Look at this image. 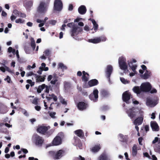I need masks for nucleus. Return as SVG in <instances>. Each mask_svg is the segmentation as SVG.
<instances>
[{"label": "nucleus", "mask_w": 160, "mask_h": 160, "mask_svg": "<svg viewBox=\"0 0 160 160\" xmlns=\"http://www.w3.org/2000/svg\"><path fill=\"white\" fill-rule=\"evenodd\" d=\"M152 86L149 82H145L142 83L140 88L139 87L135 86L132 89L133 91L137 94H139L142 92H147L150 91Z\"/></svg>", "instance_id": "nucleus-1"}, {"label": "nucleus", "mask_w": 160, "mask_h": 160, "mask_svg": "<svg viewBox=\"0 0 160 160\" xmlns=\"http://www.w3.org/2000/svg\"><path fill=\"white\" fill-rule=\"evenodd\" d=\"M128 115L130 118H134L137 115L144 114V112L142 108H132L126 111Z\"/></svg>", "instance_id": "nucleus-2"}, {"label": "nucleus", "mask_w": 160, "mask_h": 160, "mask_svg": "<svg viewBox=\"0 0 160 160\" xmlns=\"http://www.w3.org/2000/svg\"><path fill=\"white\" fill-rule=\"evenodd\" d=\"M67 26L70 28H72V29L70 31V33L71 36L75 38L76 39H77L75 38V37L77 36L79 33L82 31V28L75 25L74 23L73 22H71L68 23Z\"/></svg>", "instance_id": "nucleus-3"}, {"label": "nucleus", "mask_w": 160, "mask_h": 160, "mask_svg": "<svg viewBox=\"0 0 160 160\" xmlns=\"http://www.w3.org/2000/svg\"><path fill=\"white\" fill-rule=\"evenodd\" d=\"M32 139L35 145L38 147L41 146L44 142L43 138L37 134L34 135L32 136Z\"/></svg>", "instance_id": "nucleus-4"}, {"label": "nucleus", "mask_w": 160, "mask_h": 160, "mask_svg": "<svg viewBox=\"0 0 160 160\" xmlns=\"http://www.w3.org/2000/svg\"><path fill=\"white\" fill-rule=\"evenodd\" d=\"M118 63L120 68L123 70H125L127 69L126 60L125 58L120 57L118 59Z\"/></svg>", "instance_id": "nucleus-5"}, {"label": "nucleus", "mask_w": 160, "mask_h": 160, "mask_svg": "<svg viewBox=\"0 0 160 160\" xmlns=\"http://www.w3.org/2000/svg\"><path fill=\"white\" fill-rule=\"evenodd\" d=\"M158 100L159 99L157 98L153 99L148 98L146 100V105L149 107H153L158 104Z\"/></svg>", "instance_id": "nucleus-6"}, {"label": "nucleus", "mask_w": 160, "mask_h": 160, "mask_svg": "<svg viewBox=\"0 0 160 160\" xmlns=\"http://www.w3.org/2000/svg\"><path fill=\"white\" fill-rule=\"evenodd\" d=\"M106 40V38L104 36L97 37L93 39H89L88 42L94 44L98 43L101 42H104Z\"/></svg>", "instance_id": "nucleus-7"}, {"label": "nucleus", "mask_w": 160, "mask_h": 160, "mask_svg": "<svg viewBox=\"0 0 160 160\" xmlns=\"http://www.w3.org/2000/svg\"><path fill=\"white\" fill-rule=\"evenodd\" d=\"M48 5L44 2H41L38 8V11L41 13H44L47 10Z\"/></svg>", "instance_id": "nucleus-8"}, {"label": "nucleus", "mask_w": 160, "mask_h": 160, "mask_svg": "<svg viewBox=\"0 0 160 160\" xmlns=\"http://www.w3.org/2000/svg\"><path fill=\"white\" fill-rule=\"evenodd\" d=\"M62 8V4L61 0H55L54 9L57 11H60Z\"/></svg>", "instance_id": "nucleus-9"}, {"label": "nucleus", "mask_w": 160, "mask_h": 160, "mask_svg": "<svg viewBox=\"0 0 160 160\" xmlns=\"http://www.w3.org/2000/svg\"><path fill=\"white\" fill-rule=\"evenodd\" d=\"M50 128V126H45L43 125H41L38 126L37 129L38 132L42 134H45L47 130Z\"/></svg>", "instance_id": "nucleus-10"}, {"label": "nucleus", "mask_w": 160, "mask_h": 160, "mask_svg": "<svg viewBox=\"0 0 160 160\" xmlns=\"http://www.w3.org/2000/svg\"><path fill=\"white\" fill-rule=\"evenodd\" d=\"M98 91L97 89L94 90L93 93H91L89 96V98L94 102L97 101L98 98Z\"/></svg>", "instance_id": "nucleus-11"}, {"label": "nucleus", "mask_w": 160, "mask_h": 160, "mask_svg": "<svg viewBox=\"0 0 160 160\" xmlns=\"http://www.w3.org/2000/svg\"><path fill=\"white\" fill-rule=\"evenodd\" d=\"M132 96L130 93L128 91L125 92L122 94V98L123 101L126 103H128L129 100Z\"/></svg>", "instance_id": "nucleus-12"}, {"label": "nucleus", "mask_w": 160, "mask_h": 160, "mask_svg": "<svg viewBox=\"0 0 160 160\" xmlns=\"http://www.w3.org/2000/svg\"><path fill=\"white\" fill-rule=\"evenodd\" d=\"M65 155V151L63 150H60L55 152L54 155V158L58 159L61 158Z\"/></svg>", "instance_id": "nucleus-13"}, {"label": "nucleus", "mask_w": 160, "mask_h": 160, "mask_svg": "<svg viewBox=\"0 0 160 160\" xmlns=\"http://www.w3.org/2000/svg\"><path fill=\"white\" fill-rule=\"evenodd\" d=\"M140 116L139 117L136 118L133 121L134 124L135 125H141L143 120L144 114L142 115H138Z\"/></svg>", "instance_id": "nucleus-14"}, {"label": "nucleus", "mask_w": 160, "mask_h": 160, "mask_svg": "<svg viewBox=\"0 0 160 160\" xmlns=\"http://www.w3.org/2000/svg\"><path fill=\"white\" fill-rule=\"evenodd\" d=\"M62 140L61 138L58 136H57L53 140L52 144L54 146H58L62 143Z\"/></svg>", "instance_id": "nucleus-15"}, {"label": "nucleus", "mask_w": 160, "mask_h": 160, "mask_svg": "<svg viewBox=\"0 0 160 160\" xmlns=\"http://www.w3.org/2000/svg\"><path fill=\"white\" fill-rule=\"evenodd\" d=\"M113 71L112 67L111 65H108L106 70V74L107 77L109 79Z\"/></svg>", "instance_id": "nucleus-16"}, {"label": "nucleus", "mask_w": 160, "mask_h": 160, "mask_svg": "<svg viewBox=\"0 0 160 160\" xmlns=\"http://www.w3.org/2000/svg\"><path fill=\"white\" fill-rule=\"evenodd\" d=\"M150 125L153 131H158L159 130V127L155 121H151L150 123Z\"/></svg>", "instance_id": "nucleus-17"}, {"label": "nucleus", "mask_w": 160, "mask_h": 160, "mask_svg": "<svg viewBox=\"0 0 160 160\" xmlns=\"http://www.w3.org/2000/svg\"><path fill=\"white\" fill-rule=\"evenodd\" d=\"M98 80L96 79H94L90 80L88 82V85L87 86H86L85 85H84L83 86V87L84 88H88L89 87H92L98 84Z\"/></svg>", "instance_id": "nucleus-18"}, {"label": "nucleus", "mask_w": 160, "mask_h": 160, "mask_svg": "<svg viewBox=\"0 0 160 160\" xmlns=\"http://www.w3.org/2000/svg\"><path fill=\"white\" fill-rule=\"evenodd\" d=\"M128 65L129 66L132 71L134 72V73H130L129 75L131 77L135 75V73L136 72V69L137 67V66L136 65H132V62H128Z\"/></svg>", "instance_id": "nucleus-19"}, {"label": "nucleus", "mask_w": 160, "mask_h": 160, "mask_svg": "<svg viewBox=\"0 0 160 160\" xmlns=\"http://www.w3.org/2000/svg\"><path fill=\"white\" fill-rule=\"evenodd\" d=\"M77 107L79 109L81 110H82L86 108L87 104L84 102H81L78 104Z\"/></svg>", "instance_id": "nucleus-20"}, {"label": "nucleus", "mask_w": 160, "mask_h": 160, "mask_svg": "<svg viewBox=\"0 0 160 160\" xmlns=\"http://www.w3.org/2000/svg\"><path fill=\"white\" fill-rule=\"evenodd\" d=\"M86 7L84 5L81 6L78 9L79 12L81 14H85L86 12Z\"/></svg>", "instance_id": "nucleus-21"}, {"label": "nucleus", "mask_w": 160, "mask_h": 160, "mask_svg": "<svg viewBox=\"0 0 160 160\" xmlns=\"http://www.w3.org/2000/svg\"><path fill=\"white\" fill-rule=\"evenodd\" d=\"M36 78L37 82H42L44 81L45 78V75H43L42 76H38L36 74H34Z\"/></svg>", "instance_id": "nucleus-22"}, {"label": "nucleus", "mask_w": 160, "mask_h": 160, "mask_svg": "<svg viewBox=\"0 0 160 160\" xmlns=\"http://www.w3.org/2000/svg\"><path fill=\"white\" fill-rule=\"evenodd\" d=\"M89 20L92 22L93 25V29L95 32H96L98 28V25L94 19L90 18Z\"/></svg>", "instance_id": "nucleus-23"}, {"label": "nucleus", "mask_w": 160, "mask_h": 160, "mask_svg": "<svg viewBox=\"0 0 160 160\" xmlns=\"http://www.w3.org/2000/svg\"><path fill=\"white\" fill-rule=\"evenodd\" d=\"M150 76V72L147 70L144 74L142 75V78L144 79H146L148 78Z\"/></svg>", "instance_id": "nucleus-24"}, {"label": "nucleus", "mask_w": 160, "mask_h": 160, "mask_svg": "<svg viewBox=\"0 0 160 160\" xmlns=\"http://www.w3.org/2000/svg\"><path fill=\"white\" fill-rule=\"evenodd\" d=\"M74 132L75 134L80 137H82L83 136V132L82 131L81 129L75 131Z\"/></svg>", "instance_id": "nucleus-25"}, {"label": "nucleus", "mask_w": 160, "mask_h": 160, "mask_svg": "<svg viewBox=\"0 0 160 160\" xmlns=\"http://www.w3.org/2000/svg\"><path fill=\"white\" fill-rule=\"evenodd\" d=\"M100 149V145H98L93 147L91 149V151L93 152H98Z\"/></svg>", "instance_id": "nucleus-26"}, {"label": "nucleus", "mask_w": 160, "mask_h": 160, "mask_svg": "<svg viewBox=\"0 0 160 160\" xmlns=\"http://www.w3.org/2000/svg\"><path fill=\"white\" fill-rule=\"evenodd\" d=\"M137 148L136 145H134L132 148V154L133 156H135L137 154Z\"/></svg>", "instance_id": "nucleus-27"}, {"label": "nucleus", "mask_w": 160, "mask_h": 160, "mask_svg": "<svg viewBox=\"0 0 160 160\" xmlns=\"http://www.w3.org/2000/svg\"><path fill=\"white\" fill-rule=\"evenodd\" d=\"M108 156L105 153L101 155L98 158V160H107Z\"/></svg>", "instance_id": "nucleus-28"}, {"label": "nucleus", "mask_w": 160, "mask_h": 160, "mask_svg": "<svg viewBox=\"0 0 160 160\" xmlns=\"http://www.w3.org/2000/svg\"><path fill=\"white\" fill-rule=\"evenodd\" d=\"M42 69L43 71H48V67H46V64L43 62L41 64V66L40 67V69Z\"/></svg>", "instance_id": "nucleus-29"}, {"label": "nucleus", "mask_w": 160, "mask_h": 160, "mask_svg": "<svg viewBox=\"0 0 160 160\" xmlns=\"http://www.w3.org/2000/svg\"><path fill=\"white\" fill-rule=\"evenodd\" d=\"M58 77L56 75H54L53 77L51 80L50 83L52 84H55L58 81Z\"/></svg>", "instance_id": "nucleus-30"}, {"label": "nucleus", "mask_w": 160, "mask_h": 160, "mask_svg": "<svg viewBox=\"0 0 160 160\" xmlns=\"http://www.w3.org/2000/svg\"><path fill=\"white\" fill-rule=\"evenodd\" d=\"M45 87V84H43L42 85L39 86L37 90V92L38 93H40L44 89Z\"/></svg>", "instance_id": "nucleus-31"}, {"label": "nucleus", "mask_w": 160, "mask_h": 160, "mask_svg": "<svg viewBox=\"0 0 160 160\" xmlns=\"http://www.w3.org/2000/svg\"><path fill=\"white\" fill-rule=\"evenodd\" d=\"M33 4V2L30 1L27 2L25 4V7L27 8H29L31 7Z\"/></svg>", "instance_id": "nucleus-32"}, {"label": "nucleus", "mask_w": 160, "mask_h": 160, "mask_svg": "<svg viewBox=\"0 0 160 160\" xmlns=\"http://www.w3.org/2000/svg\"><path fill=\"white\" fill-rule=\"evenodd\" d=\"M31 46L33 50H34L36 47V44L35 41L33 38H31Z\"/></svg>", "instance_id": "nucleus-33"}, {"label": "nucleus", "mask_w": 160, "mask_h": 160, "mask_svg": "<svg viewBox=\"0 0 160 160\" xmlns=\"http://www.w3.org/2000/svg\"><path fill=\"white\" fill-rule=\"evenodd\" d=\"M58 68H60L62 70H66L67 69V67L66 66L64 65L62 63H59L58 65Z\"/></svg>", "instance_id": "nucleus-34"}, {"label": "nucleus", "mask_w": 160, "mask_h": 160, "mask_svg": "<svg viewBox=\"0 0 160 160\" xmlns=\"http://www.w3.org/2000/svg\"><path fill=\"white\" fill-rule=\"evenodd\" d=\"M60 102L63 105H66L67 104V101L63 98L62 97H60L59 98Z\"/></svg>", "instance_id": "nucleus-35"}, {"label": "nucleus", "mask_w": 160, "mask_h": 160, "mask_svg": "<svg viewBox=\"0 0 160 160\" xmlns=\"http://www.w3.org/2000/svg\"><path fill=\"white\" fill-rule=\"evenodd\" d=\"M51 53V51L49 49L46 50L44 52L43 54L46 56H48L50 55Z\"/></svg>", "instance_id": "nucleus-36"}, {"label": "nucleus", "mask_w": 160, "mask_h": 160, "mask_svg": "<svg viewBox=\"0 0 160 160\" xmlns=\"http://www.w3.org/2000/svg\"><path fill=\"white\" fill-rule=\"evenodd\" d=\"M48 113L49 116L52 118L55 119L56 118V117L55 116L56 113L55 112H48Z\"/></svg>", "instance_id": "nucleus-37"}, {"label": "nucleus", "mask_w": 160, "mask_h": 160, "mask_svg": "<svg viewBox=\"0 0 160 160\" xmlns=\"http://www.w3.org/2000/svg\"><path fill=\"white\" fill-rule=\"evenodd\" d=\"M8 51L9 53L12 52L13 55L16 54V52H15V49H13L11 47H9L8 48Z\"/></svg>", "instance_id": "nucleus-38"}, {"label": "nucleus", "mask_w": 160, "mask_h": 160, "mask_svg": "<svg viewBox=\"0 0 160 160\" xmlns=\"http://www.w3.org/2000/svg\"><path fill=\"white\" fill-rule=\"evenodd\" d=\"M120 79L121 82L124 84H128L129 82L128 81L125 79L124 78H120Z\"/></svg>", "instance_id": "nucleus-39"}, {"label": "nucleus", "mask_w": 160, "mask_h": 160, "mask_svg": "<svg viewBox=\"0 0 160 160\" xmlns=\"http://www.w3.org/2000/svg\"><path fill=\"white\" fill-rule=\"evenodd\" d=\"M15 22L17 23H23L24 22V20L21 18H19L15 20Z\"/></svg>", "instance_id": "nucleus-40"}, {"label": "nucleus", "mask_w": 160, "mask_h": 160, "mask_svg": "<svg viewBox=\"0 0 160 160\" xmlns=\"http://www.w3.org/2000/svg\"><path fill=\"white\" fill-rule=\"evenodd\" d=\"M4 80L8 83H10L12 82L11 78L8 76H7L6 78H5Z\"/></svg>", "instance_id": "nucleus-41"}, {"label": "nucleus", "mask_w": 160, "mask_h": 160, "mask_svg": "<svg viewBox=\"0 0 160 160\" xmlns=\"http://www.w3.org/2000/svg\"><path fill=\"white\" fill-rule=\"evenodd\" d=\"M158 142L159 143H160V139L159 140L158 138L156 137L152 141V143L153 144H155L157 142Z\"/></svg>", "instance_id": "nucleus-42"}, {"label": "nucleus", "mask_w": 160, "mask_h": 160, "mask_svg": "<svg viewBox=\"0 0 160 160\" xmlns=\"http://www.w3.org/2000/svg\"><path fill=\"white\" fill-rule=\"evenodd\" d=\"M49 96L51 97L52 98L53 100L55 101H56L57 100L58 98L54 94H52L51 95H49Z\"/></svg>", "instance_id": "nucleus-43"}, {"label": "nucleus", "mask_w": 160, "mask_h": 160, "mask_svg": "<svg viewBox=\"0 0 160 160\" xmlns=\"http://www.w3.org/2000/svg\"><path fill=\"white\" fill-rule=\"evenodd\" d=\"M32 103L36 105L38 103V99L37 98H34L32 99H31Z\"/></svg>", "instance_id": "nucleus-44"}, {"label": "nucleus", "mask_w": 160, "mask_h": 160, "mask_svg": "<svg viewBox=\"0 0 160 160\" xmlns=\"http://www.w3.org/2000/svg\"><path fill=\"white\" fill-rule=\"evenodd\" d=\"M49 22L50 24L54 25H55L57 22V21L54 20H52L49 21Z\"/></svg>", "instance_id": "nucleus-45"}, {"label": "nucleus", "mask_w": 160, "mask_h": 160, "mask_svg": "<svg viewBox=\"0 0 160 160\" xmlns=\"http://www.w3.org/2000/svg\"><path fill=\"white\" fill-rule=\"evenodd\" d=\"M88 77H86L84 75H82V81L84 82H87L88 80Z\"/></svg>", "instance_id": "nucleus-46"}, {"label": "nucleus", "mask_w": 160, "mask_h": 160, "mask_svg": "<svg viewBox=\"0 0 160 160\" xmlns=\"http://www.w3.org/2000/svg\"><path fill=\"white\" fill-rule=\"evenodd\" d=\"M20 12L18 11L17 10H14L13 11V13L16 16V17H19Z\"/></svg>", "instance_id": "nucleus-47"}, {"label": "nucleus", "mask_w": 160, "mask_h": 160, "mask_svg": "<svg viewBox=\"0 0 160 160\" xmlns=\"http://www.w3.org/2000/svg\"><path fill=\"white\" fill-rule=\"evenodd\" d=\"M5 68L6 69V71H8V72L10 73H13L12 71L8 67L6 66H5Z\"/></svg>", "instance_id": "nucleus-48"}, {"label": "nucleus", "mask_w": 160, "mask_h": 160, "mask_svg": "<svg viewBox=\"0 0 160 160\" xmlns=\"http://www.w3.org/2000/svg\"><path fill=\"white\" fill-rule=\"evenodd\" d=\"M8 62V61L7 60H3L2 61V63L1 64L3 66H6L5 64H7Z\"/></svg>", "instance_id": "nucleus-49"}, {"label": "nucleus", "mask_w": 160, "mask_h": 160, "mask_svg": "<svg viewBox=\"0 0 160 160\" xmlns=\"http://www.w3.org/2000/svg\"><path fill=\"white\" fill-rule=\"evenodd\" d=\"M5 66H4V67H0V70L3 72H5L6 71V69L5 68Z\"/></svg>", "instance_id": "nucleus-50"}, {"label": "nucleus", "mask_w": 160, "mask_h": 160, "mask_svg": "<svg viewBox=\"0 0 160 160\" xmlns=\"http://www.w3.org/2000/svg\"><path fill=\"white\" fill-rule=\"evenodd\" d=\"M44 88L45 89V92L46 93H48L49 92V87L45 85V88Z\"/></svg>", "instance_id": "nucleus-51"}, {"label": "nucleus", "mask_w": 160, "mask_h": 160, "mask_svg": "<svg viewBox=\"0 0 160 160\" xmlns=\"http://www.w3.org/2000/svg\"><path fill=\"white\" fill-rule=\"evenodd\" d=\"M20 17H21L23 18H25L26 17V15L24 13H22V12H20L19 14V16Z\"/></svg>", "instance_id": "nucleus-52"}, {"label": "nucleus", "mask_w": 160, "mask_h": 160, "mask_svg": "<svg viewBox=\"0 0 160 160\" xmlns=\"http://www.w3.org/2000/svg\"><path fill=\"white\" fill-rule=\"evenodd\" d=\"M53 77V76L52 75H49L47 78V80L48 81H49L52 80V79Z\"/></svg>", "instance_id": "nucleus-53"}, {"label": "nucleus", "mask_w": 160, "mask_h": 160, "mask_svg": "<svg viewBox=\"0 0 160 160\" xmlns=\"http://www.w3.org/2000/svg\"><path fill=\"white\" fill-rule=\"evenodd\" d=\"M150 93H156L157 92V90L155 88H153L150 90Z\"/></svg>", "instance_id": "nucleus-54"}, {"label": "nucleus", "mask_w": 160, "mask_h": 160, "mask_svg": "<svg viewBox=\"0 0 160 160\" xmlns=\"http://www.w3.org/2000/svg\"><path fill=\"white\" fill-rule=\"evenodd\" d=\"M34 74V73H33L32 72H29L27 73V74H26V75L28 77V76H32V75H33Z\"/></svg>", "instance_id": "nucleus-55"}, {"label": "nucleus", "mask_w": 160, "mask_h": 160, "mask_svg": "<svg viewBox=\"0 0 160 160\" xmlns=\"http://www.w3.org/2000/svg\"><path fill=\"white\" fill-rule=\"evenodd\" d=\"M35 108L36 110L39 111L41 109V108L40 106H35Z\"/></svg>", "instance_id": "nucleus-56"}, {"label": "nucleus", "mask_w": 160, "mask_h": 160, "mask_svg": "<svg viewBox=\"0 0 160 160\" xmlns=\"http://www.w3.org/2000/svg\"><path fill=\"white\" fill-rule=\"evenodd\" d=\"M27 25L29 27H32L33 25L32 23L31 22H28L27 23Z\"/></svg>", "instance_id": "nucleus-57"}, {"label": "nucleus", "mask_w": 160, "mask_h": 160, "mask_svg": "<svg viewBox=\"0 0 160 160\" xmlns=\"http://www.w3.org/2000/svg\"><path fill=\"white\" fill-rule=\"evenodd\" d=\"M16 18V16H14V15H12L11 17V19L12 21L14 20Z\"/></svg>", "instance_id": "nucleus-58"}, {"label": "nucleus", "mask_w": 160, "mask_h": 160, "mask_svg": "<svg viewBox=\"0 0 160 160\" xmlns=\"http://www.w3.org/2000/svg\"><path fill=\"white\" fill-rule=\"evenodd\" d=\"M138 142L139 144L140 145H142V139L141 138H139L138 139Z\"/></svg>", "instance_id": "nucleus-59"}, {"label": "nucleus", "mask_w": 160, "mask_h": 160, "mask_svg": "<svg viewBox=\"0 0 160 160\" xmlns=\"http://www.w3.org/2000/svg\"><path fill=\"white\" fill-rule=\"evenodd\" d=\"M46 56L43 54V55L42 56H41L40 58L42 59L45 60L46 59Z\"/></svg>", "instance_id": "nucleus-60"}, {"label": "nucleus", "mask_w": 160, "mask_h": 160, "mask_svg": "<svg viewBox=\"0 0 160 160\" xmlns=\"http://www.w3.org/2000/svg\"><path fill=\"white\" fill-rule=\"evenodd\" d=\"M141 67L143 70H146L147 67L145 65H142L141 66Z\"/></svg>", "instance_id": "nucleus-61"}, {"label": "nucleus", "mask_w": 160, "mask_h": 160, "mask_svg": "<svg viewBox=\"0 0 160 160\" xmlns=\"http://www.w3.org/2000/svg\"><path fill=\"white\" fill-rule=\"evenodd\" d=\"M145 129L146 132L148 131L149 130V126L148 125H146L145 126Z\"/></svg>", "instance_id": "nucleus-62"}, {"label": "nucleus", "mask_w": 160, "mask_h": 160, "mask_svg": "<svg viewBox=\"0 0 160 160\" xmlns=\"http://www.w3.org/2000/svg\"><path fill=\"white\" fill-rule=\"evenodd\" d=\"M155 118V113L154 112L152 113L151 114V118L152 119H154Z\"/></svg>", "instance_id": "nucleus-63"}, {"label": "nucleus", "mask_w": 160, "mask_h": 160, "mask_svg": "<svg viewBox=\"0 0 160 160\" xmlns=\"http://www.w3.org/2000/svg\"><path fill=\"white\" fill-rule=\"evenodd\" d=\"M84 29L86 31H89V27L88 26L86 25L84 27Z\"/></svg>", "instance_id": "nucleus-64"}]
</instances>
